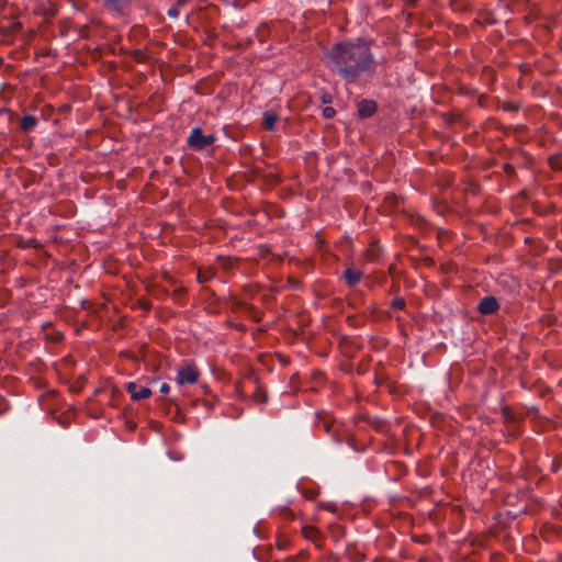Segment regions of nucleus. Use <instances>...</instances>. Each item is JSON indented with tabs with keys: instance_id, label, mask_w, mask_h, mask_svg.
<instances>
[{
	"instance_id": "9d476101",
	"label": "nucleus",
	"mask_w": 562,
	"mask_h": 562,
	"mask_svg": "<svg viewBox=\"0 0 562 562\" xmlns=\"http://www.w3.org/2000/svg\"><path fill=\"white\" fill-rule=\"evenodd\" d=\"M214 273L213 268L200 269L198 272V281L201 283L206 282L213 278Z\"/></svg>"
},
{
	"instance_id": "423d86ee",
	"label": "nucleus",
	"mask_w": 562,
	"mask_h": 562,
	"mask_svg": "<svg viewBox=\"0 0 562 562\" xmlns=\"http://www.w3.org/2000/svg\"><path fill=\"white\" fill-rule=\"evenodd\" d=\"M375 103L372 101H362L359 106V114L362 117L371 116L375 111Z\"/></svg>"
},
{
	"instance_id": "0eeeda50",
	"label": "nucleus",
	"mask_w": 562,
	"mask_h": 562,
	"mask_svg": "<svg viewBox=\"0 0 562 562\" xmlns=\"http://www.w3.org/2000/svg\"><path fill=\"white\" fill-rule=\"evenodd\" d=\"M361 272L352 269H347L345 271V279L348 285L353 286L356 285L360 279H361Z\"/></svg>"
},
{
	"instance_id": "6ab92c4d",
	"label": "nucleus",
	"mask_w": 562,
	"mask_h": 562,
	"mask_svg": "<svg viewBox=\"0 0 562 562\" xmlns=\"http://www.w3.org/2000/svg\"><path fill=\"white\" fill-rule=\"evenodd\" d=\"M260 401H261V402H265V401H266V397H265L263 395H261Z\"/></svg>"
},
{
	"instance_id": "9b49d317",
	"label": "nucleus",
	"mask_w": 562,
	"mask_h": 562,
	"mask_svg": "<svg viewBox=\"0 0 562 562\" xmlns=\"http://www.w3.org/2000/svg\"><path fill=\"white\" fill-rule=\"evenodd\" d=\"M302 533L306 539L315 540L317 530L312 526H305L302 528Z\"/></svg>"
},
{
	"instance_id": "f3484780",
	"label": "nucleus",
	"mask_w": 562,
	"mask_h": 562,
	"mask_svg": "<svg viewBox=\"0 0 562 562\" xmlns=\"http://www.w3.org/2000/svg\"><path fill=\"white\" fill-rule=\"evenodd\" d=\"M394 305L402 308L404 306V301L403 300H395L394 301Z\"/></svg>"
},
{
	"instance_id": "6e6552de",
	"label": "nucleus",
	"mask_w": 562,
	"mask_h": 562,
	"mask_svg": "<svg viewBox=\"0 0 562 562\" xmlns=\"http://www.w3.org/2000/svg\"><path fill=\"white\" fill-rule=\"evenodd\" d=\"M277 121L278 116L274 113L266 112L263 114V126L266 130L272 131Z\"/></svg>"
},
{
	"instance_id": "f03ea898",
	"label": "nucleus",
	"mask_w": 562,
	"mask_h": 562,
	"mask_svg": "<svg viewBox=\"0 0 562 562\" xmlns=\"http://www.w3.org/2000/svg\"><path fill=\"white\" fill-rule=\"evenodd\" d=\"M199 378L200 371L196 366L191 362H186L178 368L175 381L178 386L182 387L196 383Z\"/></svg>"
},
{
	"instance_id": "f8f14e48",
	"label": "nucleus",
	"mask_w": 562,
	"mask_h": 562,
	"mask_svg": "<svg viewBox=\"0 0 562 562\" xmlns=\"http://www.w3.org/2000/svg\"><path fill=\"white\" fill-rule=\"evenodd\" d=\"M323 115H324V117H326V119H331V117L335 115V110H334V108H331V106H326V108L323 110Z\"/></svg>"
},
{
	"instance_id": "7ed1b4c3",
	"label": "nucleus",
	"mask_w": 562,
	"mask_h": 562,
	"mask_svg": "<svg viewBox=\"0 0 562 562\" xmlns=\"http://www.w3.org/2000/svg\"><path fill=\"white\" fill-rule=\"evenodd\" d=\"M214 142L213 135H204L200 128L192 130L188 144L193 149H203Z\"/></svg>"
},
{
	"instance_id": "39448f33",
	"label": "nucleus",
	"mask_w": 562,
	"mask_h": 562,
	"mask_svg": "<svg viewBox=\"0 0 562 562\" xmlns=\"http://www.w3.org/2000/svg\"><path fill=\"white\" fill-rule=\"evenodd\" d=\"M498 310V302L496 301L495 297L493 296H487V297H484L480 303H479V311L482 313V314H485V315H488V314H493L494 312H496Z\"/></svg>"
},
{
	"instance_id": "20e7f679",
	"label": "nucleus",
	"mask_w": 562,
	"mask_h": 562,
	"mask_svg": "<svg viewBox=\"0 0 562 562\" xmlns=\"http://www.w3.org/2000/svg\"><path fill=\"white\" fill-rule=\"evenodd\" d=\"M127 391L135 401L148 398L151 395V391L145 386H137L135 383L127 384Z\"/></svg>"
},
{
	"instance_id": "ddd939ff",
	"label": "nucleus",
	"mask_w": 562,
	"mask_h": 562,
	"mask_svg": "<svg viewBox=\"0 0 562 562\" xmlns=\"http://www.w3.org/2000/svg\"><path fill=\"white\" fill-rule=\"evenodd\" d=\"M168 15L171 18H177L179 15V8L172 7L168 10Z\"/></svg>"
},
{
	"instance_id": "2eb2a0df",
	"label": "nucleus",
	"mask_w": 562,
	"mask_h": 562,
	"mask_svg": "<svg viewBox=\"0 0 562 562\" xmlns=\"http://www.w3.org/2000/svg\"><path fill=\"white\" fill-rule=\"evenodd\" d=\"M160 392L164 393V394H167L169 391H170V386L168 383L164 382L161 385H160Z\"/></svg>"
},
{
	"instance_id": "dca6fc26",
	"label": "nucleus",
	"mask_w": 562,
	"mask_h": 562,
	"mask_svg": "<svg viewBox=\"0 0 562 562\" xmlns=\"http://www.w3.org/2000/svg\"><path fill=\"white\" fill-rule=\"evenodd\" d=\"M281 513H282V515H284L285 518L290 519V518L293 517L292 512L290 509L285 508V507L281 509Z\"/></svg>"
},
{
	"instance_id": "a211bd4d",
	"label": "nucleus",
	"mask_w": 562,
	"mask_h": 562,
	"mask_svg": "<svg viewBox=\"0 0 562 562\" xmlns=\"http://www.w3.org/2000/svg\"><path fill=\"white\" fill-rule=\"evenodd\" d=\"M322 101H323L324 103H328V102H330V95H329V94H324V95L322 97Z\"/></svg>"
},
{
	"instance_id": "1a4fd4ad",
	"label": "nucleus",
	"mask_w": 562,
	"mask_h": 562,
	"mask_svg": "<svg viewBox=\"0 0 562 562\" xmlns=\"http://www.w3.org/2000/svg\"><path fill=\"white\" fill-rule=\"evenodd\" d=\"M36 124H37V120L35 116L25 115L22 119L21 127L23 131L29 132V131L33 130L36 126Z\"/></svg>"
},
{
	"instance_id": "4468645a",
	"label": "nucleus",
	"mask_w": 562,
	"mask_h": 562,
	"mask_svg": "<svg viewBox=\"0 0 562 562\" xmlns=\"http://www.w3.org/2000/svg\"><path fill=\"white\" fill-rule=\"evenodd\" d=\"M319 426H323L326 431H330L331 424L330 422L325 418L324 420L319 422Z\"/></svg>"
},
{
	"instance_id": "f257e3e1",
	"label": "nucleus",
	"mask_w": 562,
	"mask_h": 562,
	"mask_svg": "<svg viewBox=\"0 0 562 562\" xmlns=\"http://www.w3.org/2000/svg\"><path fill=\"white\" fill-rule=\"evenodd\" d=\"M326 64L349 82L372 76L376 68L368 44L361 41L335 44L326 53Z\"/></svg>"
}]
</instances>
